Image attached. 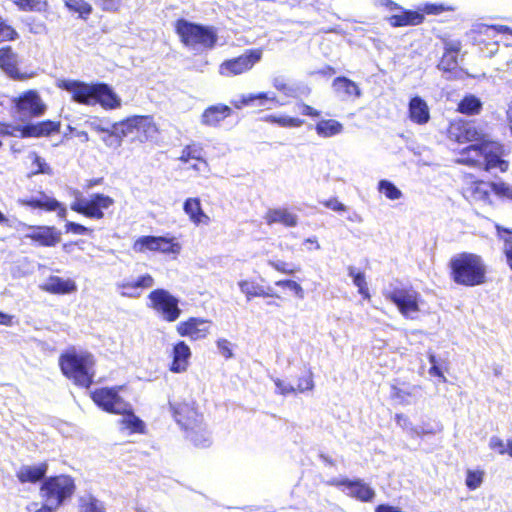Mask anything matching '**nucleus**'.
<instances>
[{"instance_id": "nucleus-61", "label": "nucleus", "mask_w": 512, "mask_h": 512, "mask_svg": "<svg viewBox=\"0 0 512 512\" xmlns=\"http://www.w3.org/2000/svg\"><path fill=\"white\" fill-rule=\"evenodd\" d=\"M314 387V382L312 379V373L308 372L306 376L299 378V382L297 385V389L299 392H305L308 390H312Z\"/></svg>"}, {"instance_id": "nucleus-32", "label": "nucleus", "mask_w": 512, "mask_h": 512, "mask_svg": "<svg viewBox=\"0 0 512 512\" xmlns=\"http://www.w3.org/2000/svg\"><path fill=\"white\" fill-rule=\"evenodd\" d=\"M185 431L187 433V437L195 446L201 448L210 446V433L206 426L203 424V420L199 423V425L195 426L194 428H188V430Z\"/></svg>"}, {"instance_id": "nucleus-6", "label": "nucleus", "mask_w": 512, "mask_h": 512, "mask_svg": "<svg viewBox=\"0 0 512 512\" xmlns=\"http://www.w3.org/2000/svg\"><path fill=\"white\" fill-rule=\"evenodd\" d=\"M150 307L159 313L164 320L168 322L176 321L180 314L179 301L169 291L165 289H156L150 292L148 296Z\"/></svg>"}, {"instance_id": "nucleus-23", "label": "nucleus", "mask_w": 512, "mask_h": 512, "mask_svg": "<svg viewBox=\"0 0 512 512\" xmlns=\"http://www.w3.org/2000/svg\"><path fill=\"white\" fill-rule=\"evenodd\" d=\"M191 355L190 347L184 341L176 343L173 347V360L170 371L174 373L185 372L188 368Z\"/></svg>"}, {"instance_id": "nucleus-24", "label": "nucleus", "mask_w": 512, "mask_h": 512, "mask_svg": "<svg viewBox=\"0 0 512 512\" xmlns=\"http://www.w3.org/2000/svg\"><path fill=\"white\" fill-rule=\"evenodd\" d=\"M399 14L390 16L387 20L392 27H404L419 25L424 21V15L417 11L406 10L401 7Z\"/></svg>"}, {"instance_id": "nucleus-56", "label": "nucleus", "mask_w": 512, "mask_h": 512, "mask_svg": "<svg viewBox=\"0 0 512 512\" xmlns=\"http://www.w3.org/2000/svg\"><path fill=\"white\" fill-rule=\"evenodd\" d=\"M65 231L67 233H73L77 235H86L92 233V229L72 221L66 222Z\"/></svg>"}, {"instance_id": "nucleus-29", "label": "nucleus", "mask_w": 512, "mask_h": 512, "mask_svg": "<svg viewBox=\"0 0 512 512\" xmlns=\"http://www.w3.org/2000/svg\"><path fill=\"white\" fill-rule=\"evenodd\" d=\"M0 68L14 79L21 78L17 68V55L10 46L0 48Z\"/></svg>"}, {"instance_id": "nucleus-16", "label": "nucleus", "mask_w": 512, "mask_h": 512, "mask_svg": "<svg viewBox=\"0 0 512 512\" xmlns=\"http://www.w3.org/2000/svg\"><path fill=\"white\" fill-rule=\"evenodd\" d=\"M18 203L22 206H27L33 209H43L45 211L58 210V216L62 219H64L67 215L66 208L62 207L59 201L52 197H49L42 191L30 197L20 198L18 200Z\"/></svg>"}, {"instance_id": "nucleus-42", "label": "nucleus", "mask_w": 512, "mask_h": 512, "mask_svg": "<svg viewBox=\"0 0 512 512\" xmlns=\"http://www.w3.org/2000/svg\"><path fill=\"white\" fill-rule=\"evenodd\" d=\"M348 274L353 280V284L358 288L359 294H361L365 299L370 298L365 274L362 272H357L355 267H348Z\"/></svg>"}, {"instance_id": "nucleus-30", "label": "nucleus", "mask_w": 512, "mask_h": 512, "mask_svg": "<svg viewBox=\"0 0 512 512\" xmlns=\"http://www.w3.org/2000/svg\"><path fill=\"white\" fill-rule=\"evenodd\" d=\"M137 123L136 116L129 117L123 121L112 123L111 134L116 139V146H121L122 139L131 136L135 137V125Z\"/></svg>"}, {"instance_id": "nucleus-35", "label": "nucleus", "mask_w": 512, "mask_h": 512, "mask_svg": "<svg viewBox=\"0 0 512 512\" xmlns=\"http://www.w3.org/2000/svg\"><path fill=\"white\" fill-rule=\"evenodd\" d=\"M343 124L334 119H323L315 125L318 136L330 138L343 132Z\"/></svg>"}, {"instance_id": "nucleus-33", "label": "nucleus", "mask_w": 512, "mask_h": 512, "mask_svg": "<svg viewBox=\"0 0 512 512\" xmlns=\"http://www.w3.org/2000/svg\"><path fill=\"white\" fill-rule=\"evenodd\" d=\"M240 291L246 295L248 301H250L254 297H273L274 294L271 292L270 288H265L258 283L248 280H242L238 283Z\"/></svg>"}, {"instance_id": "nucleus-8", "label": "nucleus", "mask_w": 512, "mask_h": 512, "mask_svg": "<svg viewBox=\"0 0 512 512\" xmlns=\"http://www.w3.org/2000/svg\"><path fill=\"white\" fill-rule=\"evenodd\" d=\"M114 200L104 194L96 193L90 198H78L71 204V209L86 217L93 219H102L104 217L103 209H108Z\"/></svg>"}, {"instance_id": "nucleus-15", "label": "nucleus", "mask_w": 512, "mask_h": 512, "mask_svg": "<svg viewBox=\"0 0 512 512\" xmlns=\"http://www.w3.org/2000/svg\"><path fill=\"white\" fill-rule=\"evenodd\" d=\"M333 484L337 487H343V492L361 502H370L375 497L374 489L361 479L350 480L344 478L335 480Z\"/></svg>"}, {"instance_id": "nucleus-18", "label": "nucleus", "mask_w": 512, "mask_h": 512, "mask_svg": "<svg viewBox=\"0 0 512 512\" xmlns=\"http://www.w3.org/2000/svg\"><path fill=\"white\" fill-rule=\"evenodd\" d=\"M207 323L204 319L191 317L177 325V332L180 336L189 337L192 340L202 339L209 333Z\"/></svg>"}, {"instance_id": "nucleus-48", "label": "nucleus", "mask_w": 512, "mask_h": 512, "mask_svg": "<svg viewBox=\"0 0 512 512\" xmlns=\"http://www.w3.org/2000/svg\"><path fill=\"white\" fill-rule=\"evenodd\" d=\"M181 246L179 243L174 242L173 239L161 236L159 252L164 254H179Z\"/></svg>"}, {"instance_id": "nucleus-28", "label": "nucleus", "mask_w": 512, "mask_h": 512, "mask_svg": "<svg viewBox=\"0 0 512 512\" xmlns=\"http://www.w3.org/2000/svg\"><path fill=\"white\" fill-rule=\"evenodd\" d=\"M264 218L268 225L281 223L286 227H295L298 224L297 215L283 208L269 209Z\"/></svg>"}, {"instance_id": "nucleus-31", "label": "nucleus", "mask_w": 512, "mask_h": 512, "mask_svg": "<svg viewBox=\"0 0 512 512\" xmlns=\"http://www.w3.org/2000/svg\"><path fill=\"white\" fill-rule=\"evenodd\" d=\"M183 210L194 224L207 223L209 220V217L202 210L199 198L186 199Z\"/></svg>"}, {"instance_id": "nucleus-11", "label": "nucleus", "mask_w": 512, "mask_h": 512, "mask_svg": "<svg viewBox=\"0 0 512 512\" xmlns=\"http://www.w3.org/2000/svg\"><path fill=\"white\" fill-rule=\"evenodd\" d=\"M58 87L69 92L76 103L95 105V84H87L78 80H61Z\"/></svg>"}, {"instance_id": "nucleus-55", "label": "nucleus", "mask_w": 512, "mask_h": 512, "mask_svg": "<svg viewBox=\"0 0 512 512\" xmlns=\"http://www.w3.org/2000/svg\"><path fill=\"white\" fill-rule=\"evenodd\" d=\"M17 7L22 11H42L39 0H15Z\"/></svg>"}, {"instance_id": "nucleus-58", "label": "nucleus", "mask_w": 512, "mask_h": 512, "mask_svg": "<svg viewBox=\"0 0 512 512\" xmlns=\"http://www.w3.org/2000/svg\"><path fill=\"white\" fill-rule=\"evenodd\" d=\"M272 380L275 383L276 393H278V394L285 396L288 394H292L296 391V388H294L291 384L286 383V382L280 380L279 378H272Z\"/></svg>"}, {"instance_id": "nucleus-44", "label": "nucleus", "mask_w": 512, "mask_h": 512, "mask_svg": "<svg viewBox=\"0 0 512 512\" xmlns=\"http://www.w3.org/2000/svg\"><path fill=\"white\" fill-rule=\"evenodd\" d=\"M378 190L390 200H398L402 197L401 190L389 180H380Z\"/></svg>"}, {"instance_id": "nucleus-25", "label": "nucleus", "mask_w": 512, "mask_h": 512, "mask_svg": "<svg viewBox=\"0 0 512 512\" xmlns=\"http://www.w3.org/2000/svg\"><path fill=\"white\" fill-rule=\"evenodd\" d=\"M134 139L139 142H146L156 137L158 129L150 116H136Z\"/></svg>"}, {"instance_id": "nucleus-1", "label": "nucleus", "mask_w": 512, "mask_h": 512, "mask_svg": "<svg viewBox=\"0 0 512 512\" xmlns=\"http://www.w3.org/2000/svg\"><path fill=\"white\" fill-rule=\"evenodd\" d=\"M450 277L458 285L474 287L486 280V265L481 256L462 252L449 261Z\"/></svg>"}, {"instance_id": "nucleus-51", "label": "nucleus", "mask_w": 512, "mask_h": 512, "mask_svg": "<svg viewBox=\"0 0 512 512\" xmlns=\"http://www.w3.org/2000/svg\"><path fill=\"white\" fill-rule=\"evenodd\" d=\"M452 10V8L445 6L444 4H433V3H426L423 6L419 7L420 13L424 15L425 14H432V15H439L444 11Z\"/></svg>"}, {"instance_id": "nucleus-64", "label": "nucleus", "mask_w": 512, "mask_h": 512, "mask_svg": "<svg viewBox=\"0 0 512 512\" xmlns=\"http://www.w3.org/2000/svg\"><path fill=\"white\" fill-rule=\"evenodd\" d=\"M322 204L326 208L331 209L336 212H344L347 210V207L343 203L338 201L337 198H331V199L325 200L324 202H322Z\"/></svg>"}, {"instance_id": "nucleus-4", "label": "nucleus", "mask_w": 512, "mask_h": 512, "mask_svg": "<svg viewBox=\"0 0 512 512\" xmlns=\"http://www.w3.org/2000/svg\"><path fill=\"white\" fill-rule=\"evenodd\" d=\"M62 373L80 387L89 388L93 383L94 365L93 356L90 353H65L59 358Z\"/></svg>"}, {"instance_id": "nucleus-26", "label": "nucleus", "mask_w": 512, "mask_h": 512, "mask_svg": "<svg viewBox=\"0 0 512 512\" xmlns=\"http://www.w3.org/2000/svg\"><path fill=\"white\" fill-rule=\"evenodd\" d=\"M42 290L52 294H69L77 290L76 283L71 279H63L59 276H50Z\"/></svg>"}, {"instance_id": "nucleus-20", "label": "nucleus", "mask_w": 512, "mask_h": 512, "mask_svg": "<svg viewBox=\"0 0 512 512\" xmlns=\"http://www.w3.org/2000/svg\"><path fill=\"white\" fill-rule=\"evenodd\" d=\"M95 104H100L104 109H116L121 106V99L109 85L96 83Z\"/></svg>"}, {"instance_id": "nucleus-10", "label": "nucleus", "mask_w": 512, "mask_h": 512, "mask_svg": "<svg viewBox=\"0 0 512 512\" xmlns=\"http://www.w3.org/2000/svg\"><path fill=\"white\" fill-rule=\"evenodd\" d=\"M97 406L109 413H123L130 410V404L118 395L116 388H101L92 393Z\"/></svg>"}, {"instance_id": "nucleus-62", "label": "nucleus", "mask_w": 512, "mask_h": 512, "mask_svg": "<svg viewBox=\"0 0 512 512\" xmlns=\"http://www.w3.org/2000/svg\"><path fill=\"white\" fill-rule=\"evenodd\" d=\"M269 265L275 270L289 275L299 270L295 268H288V264L282 260H270Z\"/></svg>"}, {"instance_id": "nucleus-19", "label": "nucleus", "mask_w": 512, "mask_h": 512, "mask_svg": "<svg viewBox=\"0 0 512 512\" xmlns=\"http://www.w3.org/2000/svg\"><path fill=\"white\" fill-rule=\"evenodd\" d=\"M450 135L455 136V139L460 143L489 141L473 123L453 125L450 129Z\"/></svg>"}, {"instance_id": "nucleus-40", "label": "nucleus", "mask_w": 512, "mask_h": 512, "mask_svg": "<svg viewBox=\"0 0 512 512\" xmlns=\"http://www.w3.org/2000/svg\"><path fill=\"white\" fill-rule=\"evenodd\" d=\"M437 67L444 73H453L458 67L457 51L453 49H447Z\"/></svg>"}, {"instance_id": "nucleus-43", "label": "nucleus", "mask_w": 512, "mask_h": 512, "mask_svg": "<svg viewBox=\"0 0 512 512\" xmlns=\"http://www.w3.org/2000/svg\"><path fill=\"white\" fill-rule=\"evenodd\" d=\"M80 507L83 512H105L103 502L93 495H86L80 499Z\"/></svg>"}, {"instance_id": "nucleus-41", "label": "nucleus", "mask_w": 512, "mask_h": 512, "mask_svg": "<svg viewBox=\"0 0 512 512\" xmlns=\"http://www.w3.org/2000/svg\"><path fill=\"white\" fill-rule=\"evenodd\" d=\"M496 230L498 236L503 239L504 245V254L506 256L507 264L512 270V230L509 228H504L500 225H496Z\"/></svg>"}, {"instance_id": "nucleus-46", "label": "nucleus", "mask_w": 512, "mask_h": 512, "mask_svg": "<svg viewBox=\"0 0 512 512\" xmlns=\"http://www.w3.org/2000/svg\"><path fill=\"white\" fill-rule=\"evenodd\" d=\"M390 396L393 400H395L397 403L402 405H409L411 404V396L412 393L406 390H403L397 386H391Z\"/></svg>"}, {"instance_id": "nucleus-3", "label": "nucleus", "mask_w": 512, "mask_h": 512, "mask_svg": "<svg viewBox=\"0 0 512 512\" xmlns=\"http://www.w3.org/2000/svg\"><path fill=\"white\" fill-rule=\"evenodd\" d=\"M75 491V483L72 477L67 475H59L44 479L41 486L42 496L46 503L39 509L33 510L32 504L28 507L31 512H55L64 501L70 498Z\"/></svg>"}, {"instance_id": "nucleus-12", "label": "nucleus", "mask_w": 512, "mask_h": 512, "mask_svg": "<svg viewBox=\"0 0 512 512\" xmlns=\"http://www.w3.org/2000/svg\"><path fill=\"white\" fill-rule=\"evenodd\" d=\"M14 106L20 115L30 117H40L46 111V105L39 94L34 90H29L13 100Z\"/></svg>"}, {"instance_id": "nucleus-2", "label": "nucleus", "mask_w": 512, "mask_h": 512, "mask_svg": "<svg viewBox=\"0 0 512 512\" xmlns=\"http://www.w3.org/2000/svg\"><path fill=\"white\" fill-rule=\"evenodd\" d=\"M503 153L504 147L499 142L480 141L462 150L460 162L470 166H483L487 171L498 168L504 172L508 169V162L501 158Z\"/></svg>"}, {"instance_id": "nucleus-17", "label": "nucleus", "mask_w": 512, "mask_h": 512, "mask_svg": "<svg viewBox=\"0 0 512 512\" xmlns=\"http://www.w3.org/2000/svg\"><path fill=\"white\" fill-rule=\"evenodd\" d=\"M22 226L28 230L24 237L38 242L41 246L53 247L60 242L61 233L53 226Z\"/></svg>"}, {"instance_id": "nucleus-7", "label": "nucleus", "mask_w": 512, "mask_h": 512, "mask_svg": "<svg viewBox=\"0 0 512 512\" xmlns=\"http://www.w3.org/2000/svg\"><path fill=\"white\" fill-rule=\"evenodd\" d=\"M385 297L394 303L406 318L414 319L419 312L420 294L407 288H395L385 293Z\"/></svg>"}, {"instance_id": "nucleus-22", "label": "nucleus", "mask_w": 512, "mask_h": 512, "mask_svg": "<svg viewBox=\"0 0 512 512\" xmlns=\"http://www.w3.org/2000/svg\"><path fill=\"white\" fill-rule=\"evenodd\" d=\"M232 115V109L224 104L211 105L201 115V123L205 126L215 127L224 119Z\"/></svg>"}, {"instance_id": "nucleus-34", "label": "nucleus", "mask_w": 512, "mask_h": 512, "mask_svg": "<svg viewBox=\"0 0 512 512\" xmlns=\"http://www.w3.org/2000/svg\"><path fill=\"white\" fill-rule=\"evenodd\" d=\"M483 107L480 98L473 94L465 95L458 103L457 111L468 116L478 115Z\"/></svg>"}, {"instance_id": "nucleus-50", "label": "nucleus", "mask_w": 512, "mask_h": 512, "mask_svg": "<svg viewBox=\"0 0 512 512\" xmlns=\"http://www.w3.org/2000/svg\"><path fill=\"white\" fill-rule=\"evenodd\" d=\"M493 192L499 196H504L512 200V185L504 182H492L488 184Z\"/></svg>"}, {"instance_id": "nucleus-47", "label": "nucleus", "mask_w": 512, "mask_h": 512, "mask_svg": "<svg viewBox=\"0 0 512 512\" xmlns=\"http://www.w3.org/2000/svg\"><path fill=\"white\" fill-rule=\"evenodd\" d=\"M202 152L203 150L201 147L189 145L183 149L180 160L183 162H188L190 159L203 161Z\"/></svg>"}, {"instance_id": "nucleus-27", "label": "nucleus", "mask_w": 512, "mask_h": 512, "mask_svg": "<svg viewBox=\"0 0 512 512\" xmlns=\"http://www.w3.org/2000/svg\"><path fill=\"white\" fill-rule=\"evenodd\" d=\"M47 469L48 465L46 463L36 466L23 465L17 471L16 476L21 483H36L45 478Z\"/></svg>"}, {"instance_id": "nucleus-13", "label": "nucleus", "mask_w": 512, "mask_h": 512, "mask_svg": "<svg viewBox=\"0 0 512 512\" xmlns=\"http://www.w3.org/2000/svg\"><path fill=\"white\" fill-rule=\"evenodd\" d=\"M169 406L175 421L183 430L194 428L203 420V416L187 402L169 401Z\"/></svg>"}, {"instance_id": "nucleus-5", "label": "nucleus", "mask_w": 512, "mask_h": 512, "mask_svg": "<svg viewBox=\"0 0 512 512\" xmlns=\"http://www.w3.org/2000/svg\"><path fill=\"white\" fill-rule=\"evenodd\" d=\"M175 28L182 43L186 46L212 49L217 42V33L213 27L179 19Z\"/></svg>"}, {"instance_id": "nucleus-49", "label": "nucleus", "mask_w": 512, "mask_h": 512, "mask_svg": "<svg viewBox=\"0 0 512 512\" xmlns=\"http://www.w3.org/2000/svg\"><path fill=\"white\" fill-rule=\"evenodd\" d=\"M275 285L278 286V287H285V288H288L289 290L293 291L294 294L299 298V299H303L304 298V290L303 288L301 287L300 284H298L296 281L294 280H289V279H286V280H279V281H276L275 282Z\"/></svg>"}, {"instance_id": "nucleus-36", "label": "nucleus", "mask_w": 512, "mask_h": 512, "mask_svg": "<svg viewBox=\"0 0 512 512\" xmlns=\"http://www.w3.org/2000/svg\"><path fill=\"white\" fill-rule=\"evenodd\" d=\"M333 87L336 92L342 93L344 96L351 97H360L361 91L358 85L346 78V77H337L333 81Z\"/></svg>"}, {"instance_id": "nucleus-59", "label": "nucleus", "mask_w": 512, "mask_h": 512, "mask_svg": "<svg viewBox=\"0 0 512 512\" xmlns=\"http://www.w3.org/2000/svg\"><path fill=\"white\" fill-rule=\"evenodd\" d=\"M121 1L122 0H94L97 6L108 12L117 11L121 5Z\"/></svg>"}, {"instance_id": "nucleus-57", "label": "nucleus", "mask_w": 512, "mask_h": 512, "mask_svg": "<svg viewBox=\"0 0 512 512\" xmlns=\"http://www.w3.org/2000/svg\"><path fill=\"white\" fill-rule=\"evenodd\" d=\"M33 157V165L37 167L36 171L33 172L34 174L42 173V174H51V168L48 166V164L45 162V160L37 155L36 153L32 154Z\"/></svg>"}, {"instance_id": "nucleus-21", "label": "nucleus", "mask_w": 512, "mask_h": 512, "mask_svg": "<svg viewBox=\"0 0 512 512\" xmlns=\"http://www.w3.org/2000/svg\"><path fill=\"white\" fill-rule=\"evenodd\" d=\"M409 118L413 123L424 125L430 120V110L426 101L420 96H414L408 104Z\"/></svg>"}, {"instance_id": "nucleus-45", "label": "nucleus", "mask_w": 512, "mask_h": 512, "mask_svg": "<svg viewBox=\"0 0 512 512\" xmlns=\"http://www.w3.org/2000/svg\"><path fill=\"white\" fill-rule=\"evenodd\" d=\"M268 99L270 98L267 93L260 92L257 94L242 95L239 100H233L231 103L235 108L240 109L244 106L251 105L255 100L263 101Z\"/></svg>"}, {"instance_id": "nucleus-63", "label": "nucleus", "mask_w": 512, "mask_h": 512, "mask_svg": "<svg viewBox=\"0 0 512 512\" xmlns=\"http://www.w3.org/2000/svg\"><path fill=\"white\" fill-rule=\"evenodd\" d=\"M217 348L220 354L223 355L226 359L233 357L231 343L227 339H219L217 341Z\"/></svg>"}, {"instance_id": "nucleus-9", "label": "nucleus", "mask_w": 512, "mask_h": 512, "mask_svg": "<svg viewBox=\"0 0 512 512\" xmlns=\"http://www.w3.org/2000/svg\"><path fill=\"white\" fill-rule=\"evenodd\" d=\"M262 58L260 49H250L244 54L224 61L219 68V72L224 76H235L250 70Z\"/></svg>"}, {"instance_id": "nucleus-39", "label": "nucleus", "mask_w": 512, "mask_h": 512, "mask_svg": "<svg viewBox=\"0 0 512 512\" xmlns=\"http://www.w3.org/2000/svg\"><path fill=\"white\" fill-rule=\"evenodd\" d=\"M121 414L123 415L121 423L124 425L125 428L129 429L131 432L134 433H142L144 431L145 424L139 417H137L133 413L131 405L129 411L123 412Z\"/></svg>"}, {"instance_id": "nucleus-60", "label": "nucleus", "mask_w": 512, "mask_h": 512, "mask_svg": "<svg viewBox=\"0 0 512 512\" xmlns=\"http://www.w3.org/2000/svg\"><path fill=\"white\" fill-rule=\"evenodd\" d=\"M133 285L136 289L151 288L154 285V279L150 274H144L134 280Z\"/></svg>"}, {"instance_id": "nucleus-37", "label": "nucleus", "mask_w": 512, "mask_h": 512, "mask_svg": "<svg viewBox=\"0 0 512 512\" xmlns=\"http://www.w3.org/2000/svg\"><path fill=\"white\" fill-rule=\"evenodd\" d=\"M161 236H141L133 244V250L137 253L146 251L159 252Z\"/></svg>"}, {"instance_id": "nucleus-53", "label": "nucleus", "mask_w": 512, "mask_h": 512, "mask_svg": "<svg viewBox=\"0 0 512 512\" xmlns=\"http://www.w3.org/2000/svg\"><path fill=\"white\" fill-rule=\"evenodd\" d=\"M271 120L272 122L277 123L282 127H300L303 124V120L289 116H272Z\"/></svg>"}, {"instance_id": "nucleus-14", "label": "nucleus", "mask_w": 512, "mask_h": 512, "mask_svg": "<svg viewBox=\"0 0 512 512\" xmlns=\"http://www.w3.org/2000/svg\"><path fill=\"white\" fill-rule=\"evenodd\" d=\"M61 123L59 121L45 120L37 123H28L26 125H16V133L22 138H40L48 137L59 132Z\"/></svg>"}, {"instance_id": "nucleus-54", "label": "nucleus", "mask_w": 512, "mask_h": 512, "mask_svg": "<svg viewBox=\"0 0 512 512\" xmlns=\"http://www.w3.org/2000/svg\"><path fill=\"white\" fill-rule=\"evenodd\" d=\"M483 481L482 473L469 470L466 477V485L470 490L477 489Z\"/></svg>"}, {"instance_id": "nucleus-38", "label": "nucleus", "mask_w": 512, "mask_h": 512, "mask_svg": "<svg viewBox=\"0 0 512 512\" xmlns=\"http://www.w3.org/2000/svg\"><path fill=\"white\" fill-rule=\"evenodd\" d=\"M65 7L74 13H77L79 17L86 20L92 13V6L85 0H64Z\"/></svg>"}, {"instance_id": "nucleus-52", "label": "nucleus", "mask_w": 512, "mask_h": 512, "mask_svg": "<svg viewBox=\"0 0 512 512\" xmlns=\"http://www.w3.org/2000/svg\"><path fill=\"white\" fill-rule=\"evenodd\" d=\"M18 33L10 25L0 21V43L15 40Z\"/></svg>"}]
</instances>
